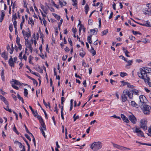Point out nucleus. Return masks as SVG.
Returning <instances> with one entry per match:
<instances>
[{
	"instance_id": "nucleus-63",
	"label": "nucleus",
	"mask_w": 151,
	"mask_h": 151,
	"mask_svg": "<svg viewBox=\"0 0 151 151\" xmlns=\"http://www.w3.org/2000/svg\"><path fill=\"white\" fill-rule=\"evenodd\" d=\"M29 20L30 22L32 24H34V22L33 21V19H32V18H31V17H29Z\"/></svg>"
},
{
	"instance_id": "nucleus-11",
	"label": "nucleus",
	"mask_w": 151,
	"mask_h": 151,
	"mask_svg": "<svg viewBox=\"0 0 151 151\" xmlns=\"http://www.w3.org/2000/svg\"><path fill=\"white\" fill-rule=\"evenodd\" d=\"M42 67H35L34 68L40 73H42L43 70Z\"/></svg>"
},
{
	"instance_id": "nucleus-22",
	"label": "nucleus",
	"mask_w": 151,
	"mask_h": 151,
	"mask_svg": "<svg viewBox=\"0 0 151 151\" xmlns=\"http://www.w3.org/2000/svg\"><path fill=\"white\" fill-rule=\"evenodd\" d=\"M29 32H26L25 33L24 36L26 37H27L28 38H29L31 36V32L29 31V30L28 31Z\"/></svg>"
},
{
	"instance_id": "nucleus-39",
	"label": "nucleus",
	"mask_w": 151,
	"mask_h": 151,
	"mask_svg": "<svg viewBox=\"0 0 151 151\" xmlns=\"http://www.w3.org/2000/svg\"><path fill=\"white\" fill-rule=\"evenodd\" d=\"M144 113L146 114H150V111L149 110H144L143 111Z\"/></svg>"
},
{
	"instance_id": "nucleus-31",
	"label": "nucleus",
	"mask_w": 151,
	"mask_h": 151,
	"mask_svg": "<svg viewBox=\"0 0 151 151\" xmlns=\"http://www.w3.org/2000/svg\"><path fill=\"white\" fill-rule=\"evenodd\" d=\"M132 91L133 92V93H134V94L136 95H137L138 93V91L137 90H136L135 89H133L132 90Z\"/></svg>"
},
{
	"instance_id": "nucleus-62",
	"label": "nucleus",
	"mask_w": 151,
	"mask_h": 151,
	"mask_svg": "<svg viewBox=\"0 0 151 151\" xmlns=\"http://www.w3.org/2000/svg\"><path fill=\"white\" fill-rule=\"evenodd\" d=\"M120 145H118L116 144H113V146L114 147H115L116 148H118L119 149V148Z\"/></svg>"
},
{
	"instance_id": "nucleus-10",
	"label": "nucleus",
	"mask_w": 151,
	"mask_h": 151,
	"mask_svg": "<svg viewBox=\"0 0 151 151\" xmlns=\"http://www.w3.org/2000/svg\"><path fill=\"white\" fill-rule=\"evenodd\" d=\"M14 62L13 61V58L12 56L9 60V63L10 66H13L14 65Z\"/></svg>"
},
{
	"instance_id": "nucleus-38",
	"label": "nucleus",
	"mask_w": 151,
	"mask_h": 151,
	"mask_svg": "<svg viewBox=\"0 0 151 151\" xmlns=\"http://www.w3.org/2000/svg\"><path fill=\"white\" fill-rule=\"evenodd\" d=\"M132 32L134 35H137V34H139V35L141 34L140 32L137 31H135L134 30L132 31Z\"/></svg>"
},
{
	"instance_id": "nucleus-33",
	"label": "nucleus",
	"mask_w": 151,
	"mask_h": 151,
	"mask_svg": "<svg viewBox=\"0 0 151 151\" xmlns=\"http://www.w3.org/2000/svg\"><path fill=\"white\" fill-rule=\"evenodd\" d=\"M13 130L18 135H19V132H18L17 131L16 127H15V126H14V127L13 128Z\"/></svg>"
},
{
	"instance_id": "nucleus-57",
	"label": "nucleus",
	"mask_w": 151,
	"mask_h": 151,
	"mask_svg": "<svg viewBox=\"0 0 151 151\" xmlns=\"http://www.w3.org/2000/svg\"><path fill=\"white\" fill-rule=\"evenodd\" d=\"M24 127L25 128V129H26V132L27 133H30V132L29 131V130L27 128L26 125L25 124H24Z\"/></svg>"
},
{
	"instance_id": "nucleus-64",
	"label": "nucleus",
	"mask_w": 151,
	"mask_h": 151,
	"mask_svg": "<svg viewBox=\"0 0 151 151\" xmlns=\"http://www.w3.org/2000/svg\"><path fill=\"white\" fill-rule=\"evenodd\" d=\"M146 6V8H150H150L151 7V3L147 4Z\"/></svg>"
},
{
	"instance_id": "nucleus-53",
	"label": "nucleus",
	"mask_w": 151,
	"mask_h": 151,
	"mask_svg": "<svg viewBox=\"0 0 151 151\" xmlns=\"http://www.w3.org/2000/svg\"><path fill=\"white\" fill-rule=\"evenodd\" d=\"M25 136V137L28 139L29 140V141H31V138L29 136V135L27 134H25L24 135Z\"/></svg>"
},
{
	"instance_id": "nucleus-40",
	"label": "nucleus",
	"mask_w": 151,
	"mask_h": 151,
	"mask_svg": "<svg viewBox=\"0 0 151 151\" xmlns=\"http://www.w3.org/2000/svg\"><path fill=\"white\" fill-rule=\"evenodd\" d=\"M145 26L147 27H151L150 24V22L147 21L145 24Z\"/></svg>"
},
{
	"instance_id": "nucleus-54",
	"label": "nucleus",
	"mask_w": 151,
	"mask_h": 151,
	"mask_svg": "<svg viewBox=\"0 0 151 151\" xmlns=\"http://www.w3.org/2000/svg\"><path fill=\"white\" fill-rule=\"evenodd\" d=\"M68 41L70 45L72 46V42L71 41V39L70 38H68Z\"/></svg>"
},
{
	"instance_id": "nucleus-15",
	"label": "nucleus",
	"mask_w": 151,
	"mask_h": 151,
	"mask_svg": "<svg viewBox=\"0 0 151 151\" xmlns=\"http://www.w3.org/2000/svg\"><path fill=\"white\" fill-rule=\"evenodd\" d=\"M59 3L61 6V7H63L64 6L66 5V2L65 1H63V2L60 0H59Z\"/></svg>"
},
{
	"instance_id": "nucleus-8",
	"label": "nucleus",
	"mask_w": 151,
	"mask_h": 151,
	"mask_svg": "<svg viewBox=\"0 0 151 151\" xmlns=\"http://www.w3.org/2000/svg\"><path fill=\"white\" fill-rule=\"evenodd\" d=\"M129 119L133 124H135L136 123L137 120L135 116L133 114L129 116Z\"/></svg>"
},
{
	"instance_id": "nucleus-13",
	"label": "nucleus",
	"mask_w": 151,
	"mask_h": 151,
	"mask_svg": "<svg viewBox=\"0 0 151 151\" xmlns=\"http://www.w3.org/2000/svg\"><path fill=\"white\" fill-rule=\"evenodd\" d=\"M86 54L85 52L83 51V48H82L80 52V55L83 57H84Z\"/></svg>"
},
{
	"instance_id": "nucleus-17",
	"label": "nucleus",
	"mask_w": 151,
	"mask_h": 151,
	"mask_svg": "<svg viewBox=\"0 0 151 151\" xmlns=\"http://www.w3.org/2000/svg\"><path fill=\"white\" fill-rule=\"evenodd\" d=\"M92 36V35H90L89 36H88L87 37L88 41V43L90 44H91L92 43V41L91 40Z\"/></svg>"
},
{
	"instance_id": "nucleus-9",
	"label": "nucleus",
	"mask_w": 151,
	"mask_h": 151,
	"mask_svg": "<svg viewBox=\"0 0 151 151\" xmlns=\"http://www.w3.org/2000/svg\"><path fill=\"white\" fill-rule=\"evenodd\" d=\"M1 56L5 60H7L8 58V55L6 52H4L1 53Z\"/></svg>"
},
{
	"instance_id": "nucleus-35",
	"label": "nucleus",
	"mask_w": 151,
	"mask_h": 151,
	"mask_svg": "<svg viewBox=\"0 0 151 151\" xmlns=\"http://www.w3.org/2000/svg\"><path fill=\"white\" fill-rule=\"evenodd\" d=\"M76 114H75L73 116V118L74 119V121L75 122L76 121V120L78 119L79 116L78 115L77 116H76Z\"/></svg>"
},
{
	"instance_id": "nucleus-56",
	"label": "nucleus",
	"mask_w": 151,
	"mask_h": 151,
	"mask_svg": "<svg viewBox=\"0 0 151 151\" xmlns=\"http://www.w3.org/2000/svg\"><path fill=\"white\" fill-rule=\"evenodd\" d=\"M41 126L42 127V128H43V130H44L45 131L46 130V128L45 124H44Z\"/></svg>"
},
{
	"instance_id": "nucleus-49",
	"label": "nucleus",
	"mask_w": 151,
	"mask_h": 151,
	"mask_svg": "<svg viewBox=\"0 0 151 151\" xmlns=\"http://www.w3.org/2000/svg\"><path fill=\"white\" fill-rule=\"evenodd\" d=\"M9 29L11 32H12L13 30V26L12 24H10L9 26Z\"/></svg>"
},
{
	"instance_id": "nucleus-30",
	"label": "nucleus",
	"mask_w": 151,
	"mask_h": 151,
	"mask_svg": "<svg viewBox=\"0 0 151 151\" xmlns=\"http://www.w3.org/2000/svg\"><path fill=\"white\" fill-rule=\"evenodd\" d=\"M4 108L5 110L10 112H12L11 109L9 108V105H7L6 108L4 107Z\"/></svg>"
},
{
	"instance_id": "nucleus-18",
	"label": "nucleus",
	"mask_w": 151,
	"mask_h": 151,
	"mask_svg": "<svg viewBox=\"0 0 151 151\" xmlns=\"http://www.w3.org/2000/svg\"><path fill=\"white\" fill-rule=\"evenodd\" d=\"M90 52L92 54L93 56L95 55L96 52L94 50V48L91 46V50H90Z\"/></svg>"
},
{
	"instance_id": "nucleus-24",
	"label": "nucleus",
	"mask_w": 151,
	"mask_h": 151,
	"mask_svg": "<svg viewBox=\"0 0 151 151\" xmlns=\"http://www.w3.org/2000/svg\"><path fill=\"white\" fill-rule=\"evenodd\" d=\"M143 106L144 107V110H149V108L150 107L149 106L147 105H145V104Z\"/></svg>"
},
{
	"instance_id": "nucleus-12",
	"label": "nucleus",
	"mask_w": 151,
	"mask_h": 151,
	"mask_svg": "<svg viewBox=\"0 0 151 151\" xmlns=\"http://www.w3.org/2000/svg\"><path fill=\"white\" fill-rule=\"evenodd\" d=\"M13 84H16L17 85H21L20 83L17 80L14 79H12V81Z\"/></svg>"
},
{
	"instance_id": "nucleus-52",
	"label": "nucleus",
	"mask_w": 151,
	"mask_h": 151,
	"mask_svg": "<svg viewBox=\"0 0 151 151\" xmlns=\"http://www.w3.org/2000/svg\"><path fill=\"white\" fill-rule=\"evenodd\" d=\"M12 86L13 88H14L15 89H17V90H18L19 89V88L18 87L13 85V83H12Z\"/></svg>"
},
{
	"instance_id": "nucleus-34",
	"label": "nucleus",
	"mask_w": 151,
	"mask_h": 151,
	"mask_svg": "<svg viewBox=\"0 0 151 151\" xmlns=\"http://www.w3.org/2000/svg\"><path fill=\"white\" fill-rule=\"evenodd\" d=\"M148 131L149 132V133L147 134L148 135L151 137V125L149 128L148 130Z\"/></svg>"
},
{
	"instance_id": "nucleus-47",
	"label": "nucleus",
	"mask_w": 151,
	"mask_h": 151,
	"mask_svg": "<svg viewBox=\"0 0 151 151\" xmlns=\"http://www.w3.org/2000/svg\"><path fill=\"white\" fill-rule=\"evenodd\" d=\"M93 22V20L91 19H89L88 21V24L89 25H91L92 24V23Z\"/></svg>"
},
{
	"instance_id": "nucleus-60",
	"label": "nucleus",
	"mask_w": 151,
	"mask_h": 151,
	"mask_svg": "<svg viewBox=\"0 0 151 151\" xmlns=\"http://www.w3.org/2000/svg\"><path fill=\"white\" fill-rule=\"evenodd\" d=\"M111 117H113L115 118L118 119H121L120 117L119 116H116L115 115H114L113 116H112Z\"/></svg>"
},
{
	"instance_id": "nucleus-36",
	"label": "nucleus",
	"mask_w": 151,
	"mask_h": 151,
	"mask_svg": "<svg viewBox=\"0 0 151 151\" xmlns=\"http://www.w3.org/2000/svg\"><path fill=\"white\" fill-rule=\"evenodd\" d=\"M17 19V16L16 13H15L12 15V19H14V20H16V19Z\"/></svg>"
},
{
	"instance_id": "nucleus-43",
	"label": "nucleus",
	"mask_w": 151,
	"mask_h": 151,
	"mask_svg": "<svg viewBox=\"0 0 151 151\" xmlns=\"http://www.w3.org/2000/svg\"><path fill=\"white\" fill-rule=\"evenodd\" d=\"M5 16L4 12V11H1V17H2L4 18Z\"/></svg>"
},
{
	"instance_id": "nucleus-19",
	"label": "nucleus",
	"mask_w": 151,
	"mask_h": 151,
	"mask_svg": "<svg viewBox=\"0 0 151 151\" xmlns=\"http://www.w3.org/2000/svg\"><path fill=\"white\" fill-rule=\"evenodd\" d=\"M28 92L26 88L24 89V96L26 97H28Z\"/></svg>"
},
{
	"instance_id": "nucleus-48",
	"label": "nucleus",
	"mask_w": 151,
	"mask_h": 151,
	"mask_svg": "<svg viewBox=\"0 0 151 151\" xmlns=\"http://www.w3.org/2000/svg\"><path fill=\"white\" fill-rule=\"evenodd\" d=\"M63 21V20L62 19H61L60 20V22H59L58 24V27L59 29H60V27L61 26V25L62 24Z\"/></svg>"
},
{
	"instance_id": "nucleus-58",
	"label": "nucleus",
	"mask_w": 151,
	"mask_h": 151,
	"mask_svg": "<svg viewBox=\"0 0 151 151\" xmlns=\"http://www.w3.org/2000/svg\"><path fill=\"white\" fill-rule=\"evenodd\" d=\"M33 81V83L34 84H36V86H37L38 84V83L37 81L35 80L34 79H33V80H32Z\"/></svg>"
},
{
	"instance_id": "nucleus-5",
	"label": "nucleus",
	"mask_w": 151,
	"mask_h": 151,
	"mask_svg": "<svg viewBox=\"0 0 151 151\" xmlns=\"http://www.w3.org/2000/svg\"><path fill=\"white\" fill-rule=\"evenodd\" d=\"M133 132H136L137 134L139 136L144 137L143 132L140 130L139 128L137 127H136L135 128L134 127L132 128Z\"/></svg>"
},
{
	"instance_id": "nucleus-45",
	"label": "nucleus",
	"mask_w": 151,
	"mask_h": 151,
	"mask_svg": "<svg viewBox=\"0 0 151 151\" xmlns=\"http://www.w3.org/2000/svg\"><path fill=\"white\" fill-rule=\"evenodd\" d=\"M33 44V42H30V43H29H29L27 44L28 45V48L31 49V48H32V45Z\"/></svg>"
},
{
	"instance_id": "nucleus-37",
	"label": "nucleus",
	"mask_w": 151,
	"mask_h": 151,
	"mask_svg": "<svg viewBox=\"0 0 151 151\" xmlns=\"http://www.w3.org/2000/svg\"><path fill=\"white\" fill-rule=\"evenodd\" d=\"M39 120L40 122V123L41 124V125H43L44 124H45V122L44 121L43 119L42 118L41 119H40Z\"/></svg>"
},
{
	"instance_id": "nucleus-6",
	"label": "nucleus",
	"mask_w": 151,
	"mask_h": 151,
	"mask_svg": "<svg viewBox=\"0 0 151 151\" xmlns=\"http://www.w3.org/2000/svg\"><path fill=\"white\" fill-rule=\"evenodd\" d=\"M139 99L141 104H142L143 106L145 104L147 100L144 96L143 95H140L139 97Z\"/></svg>"
},
{
	"instance_id": "nucleus-7",
	"label": "nucleus",
	"mask_w": 151,
	"mask_h": 151,
	"mask_svg": "<svg viewBox=\"0 0 151 151\" xmlns=\"http://www.w3.org/2000/svg\"><path fill=\"white\" fill-rule=\"evenodd\" d=\"M143 12L146 15H151V10L150 8H145L143 9Z\"/></svg>"
},
{
	"instance_id": "nucleus-61",
	"label": "nucleus",
	"mask_w": 151,
	"mask_h": 151,
	"mask_svg": "<svg viewBox=\"0 0 151 151\" xmlns=\"http://www.w3.org/2000/svg\"><path fill=\"white\" fill-rule=\"evenodd\" d=\"M125 148V147L120 146L119 149L122 150H124Z\"/></svg>"
},
{
	"instance_id": "nucleus-46",
	"label": "nucleus",
	"mask_w": 151,
	"mask_h": 151,
	"mask_svg": "<svg viewBox=\"0 0 151 151\" xmlns=\"http://www.w3.org/2000/svg\"><path fill=\"white\" fill-rule=\"evenodd\" d=\"M54 111H55L57 114L58 113V110L57 109V104H56L55 106V110Z\"/></svg>"
},
{
	"instance_id": "nucleus-50",
	"label": "nucleus",
	"mask_w": 151,
	"mask_h": 151,
	"mask_svg": "<svg viewBox=\"0 0 151 151\" xmlns=\"http://www.w3.org/2000/svg\"><path fill=\"white\" fill-rule=\"evenodd\" d=\"M123 120L124 121V122H126L127 123H128L129 122V121L128 119V118L126 117Z\"/></svg>"
},
{
	"instance_id": "nucleus-26",
	"label": "nucleus",
	"mask_w": 151,
	"mask_h": 151,
	"mask_svg": "<svg viewBox=\"0 0 151 151\" xmlns=\"http://www.w3.org/2000/svg\"><path fill=\"white\" fill-rule=\"evenodd\" d=\"M53 15L58 20L60 19V16L56 14H53Z\"/></svg>"
},
{
	"instance_id": "nucleus-23",
	"label": "nucleus",
	"mask_w": 151,
	"mask_h": 151,
	"mask_svg": "<svg viewBox=\"0 0 151 151\" xmlns=\"http://www.w3.org/2000/svg\"><path fill=\"white\" fill-rule=\"evenodd\" d=\"M17 96L18 99L21 100L22 103H24V102L23 98L20 96L19 93L17 94Z\"/></svg>"
},
{
	"instance_id": "nucleus-55",
	"label": "nucleus",
	"mask_w": 151,
	"mask_h": 151,
	"mask_svg": "<svg viewBox=\"0 0 151 151\" xmlns=\"http://www.w3.org/2000/svg\"><path fill=\"white\" fill-rule=\"evenodd\" d=\"M12 96L13 98L16 101L17 100V98H16V96L15 95V94H12Z\"/></svg>"
},
{
	"instance_id": "nucleus-25",
	"label": "nucleus",
	"mask_w": 151,
	"mask_h": 151,
	"mask_svg": "<svg viewBox=\"0 0 151 151\" xmlns=\"http://www.w3.org/2000/svg\"><path fill=\"white\" fill-rule=\"evenodd\" d=\"M40 130L42 134V135L44 136V137L45 138L46 137V136L45 135V132L44 131V130L42 128V127H40Z\"/></svg>"
},
{
	"instance_id": "nucleus-14",
	"label": "nucleus",
	"mask_w": 151,
	"mask_h": 151,
	"mask_svg": "<svg viewBox=\"0 0 151 151\" xmlns=\"http://www.w3.org/2000/svg\"><path fill=\"white\" fill-rule=\"evenodd\" d=\"M85 9V12L86 14H87L88 12L89 9V7L88 6V5L87 4H86V6L84 7Z\"/></svg>"
},
{
	"instance_id": "nucleus-4",
	"label": "nucleus",
	"mask_w": 151,
	"mask_h": 151,
	"mask_svg": "<svg viewBox=\"0 0 151 151\" xmlns=\"http://www.w3.org/2000/svg\"><path fill=\"white\" fill-rule=\"evenodd\" d=\"M147 121L145 119H142L140 122V127L143 130H146L147 129Z\"/></svg>"
},
{
	"instance_id": "nucleus-2",
	"label": "nucleus",
	"mask_w": 151,
	"mask_h": 151,
	"mask_svg": "<svg viewBox=\"0 0 151 151\" xmlns=\"http://www.w3.org/2000/svg\"><path fill=\"white\" fill-rule=\"evenodd\" d=\"M102 147V145L101 142H98L93 143L90 147L94 151H96L100 149Z\"/></svg>"
},
{
	"instance_id": "nucleus-29",
	"label": "nucleus",
	"mask_w": 151,
	"mask_h": 151,
	"mask_svg": "<svg viewBox=\"0 0 151 151\" xmlns=\"http://www.w3.org/2000/svg\"><path fill=\"white\" fill-rule=\"evenodd\" d=\"M32 112L34 116L35 117H36L38 114L37 111H33Z\"/></svg>"
},
{
	"instance_id": "nucleus-16",
	"label": "nucleus",
	"mask_w": 151,
	"mask_h": 151,
	"mask_svg": "<svg viewBox=\"0 0 151 151\" xmlns=\"http://www.w3.org/2000/svg\"><path fill=\"white\" fill-rule=\"evenodd\" d=\"M4 70H2L1 73V76L2 80L3 81H5V77L4 76Z\"/></svg>"
},
{
	"instance_id": "nucleus-51",
	"label": "nucleus",
	"mask_w": 151,
	"mask_h": 151,
	"mask_svg": "<svg viewBox=\"0 0 151 151\" xmlns=\"http://www.w3.org/2000/svg\"><path fill=\"white\" fill-rule=\"evenodd\" d=\"M23 52H21L19 54V58L21 59L22 60V54Z\"/></svg>"
},
{
	"instance_id": "nucleus-42",
	"label": "nucleus",
	"mask_w": 151,
	"mask_h": 151,
	"mask_svg": "<svg viewBox=\"0 0 151 151\" xmlns=\"http://www.w3.org/2000/svg\"><path fill=\"white\" fill-rule=\"evenodd\" d=\"M0 99L3 101H5V100L6 99V98L4 97L2 95H0Z\"/></svg>"
},
{
	"instance_id": "nucleus-28",
	"label": "nucleus",
	"mask_w": 151,
	"mask_h": 151,
	"mask_svg": "<svg viewBox=\"0 0 151 151\" xmlns=\"http://www.w3.org/2000/svg\"><path fill=\"white\" fill-rule=\"evenodd\" d=\"M108 32V30L106 29L104 30L102 32V35L104 36V35H106L107 33Z\"/></svg>"
},
{
	"instance_id": "nucleus-32",
	"label": "nucleus",
	"mask_w": 151,
	"mask_h": 151,
	"mask_svg": "<svg viewBox=\"0 0 151 151\" xmlns=\"http://www.w3.org/2000/svg\"><path fill=\"white\" fill-rule=\"evenodd\" d=\"M146 68L145 70H146L147 73H151V68L146 67Z\"/></svg>"
},
{
	"instance_id": "nucleus-44",
	"label": "nucleus",
	"mask_w": 151,
	"mask_h": 151,
	"mask_svg": "<svg viewBox=\"0 0 151 151\" xmlns=\"http://www.w3.org/2000/svg\"><path fill=\"white\" fill-rule=\"evenodd\" d=\"M72 1L74 3L73 4V6H75L77 5V0H72Z\"/></svg>"
},
{
	"instance_id": "nucleus-21",
	"label": "nucleus",
	"mask_w": 151,
	"mask_h": 151,
	"mask_svg": "<svg viewBox=\"0 0 151 151\" xmlns=\"http://www.w3.org/2000/svg\"><path fill=\"white\" fill-rule=\"evenodd\" d=\"M131 104L132 106L134 107H137L138 106V105L134 101L131 102Z\"/></svg>"
},
{
	"instance_id": "nucleus-3",
	"label": "nucleus",
	"mask_w": 151,
	"mask_h": 151,
	"mask_svg": "<svg viewBox=\"0 0 151 151\" xmlns=\"http://www.w3.org/2000/svg\"><path fill=\"white\" fill-rule=\"evenodd\" d=\"M146 69L145 68H144V69H140V73H139L138 74V76L140 78L143 79L145 80L147 79L146 76L147 75L146 70L145 69Z\"/></svg>"
},
{
	"instance_id": "nucleus-1",
	"label": "nucleus",
	"mask_w": 151,
	"mask_h": 151,
	"mask_svg": "<svg viewBox=\"0 0 151 151\" xmlns=\"http://www.w3.org/2000/svg\"><path fill=\"white\" fill-rule=\"evenodd\" d=\"M127 96L130 99H132L133 97V93L127 90H124L122 95V101L123 102H125L127 100Z\"/></svg>"
},
{
	"instance_id": "nucleus-59",
	"label": "nucleus",
	"mask_w": 151,
	"mask_h": 151,
	"mask_svg": "<svg viewBox=\"0 0 151 151\" xmlns=\"http://www.w3.org/2000/svg\"><path fill=\"white\" fill-rule=\"evenodd\" d=\"M26 68L29 70L31 73L34 74V73H35L32 71L29 68V67H26Z\"/></svg>"
},
{
	"instance_id": "nucleus-20",
	"label": "nucleus",
	"mask_w": 151,
	"mask_h": 151,
	"mask_svg": "<svg viewBox=\"0 0 151 151\" xmlns=\"http://www.w3.org/2000/svg\"><path fill=\"white\" fill-rule=\"evenodd\" d=\"M97 31V30H96L94 29H92L90 30V32L92 35H93L94 34L96 35L97 34L96 32Z\"/></svg>"
},
{
	"instance_id": "nucleus-27",
	"label": "nucleus",
	"mask_w": 151,
	"mask_h": 151,
	"mask_svg": "<svg viewBox=\"0 0 151 151\" xmlns=\"http://www.w3.org/2000/svg\"><path fill=\"white\" fill-rule=\"evenodd\" d=\"M127 75V74L126 73L121 72L120 76L122 77H124L126 76Z\"/></svg>"
},
{
	"instance_id": "nucleus-41",
	"label": "nucleus",
	"mask_w": 151,
	"mask_h": 151,
	"mask_svg": "<svg viewBox=\"0 0 151 151\" xmlns=\"http://www.w3.org/2000/svg\"><path fill=\"white\" fill-rule=\"evenodd\" d=\"M20 38L18 37L17 35V37L16 38V42L17 44H19V43L20 42Z\"/></svg>"
}]
</instances>
